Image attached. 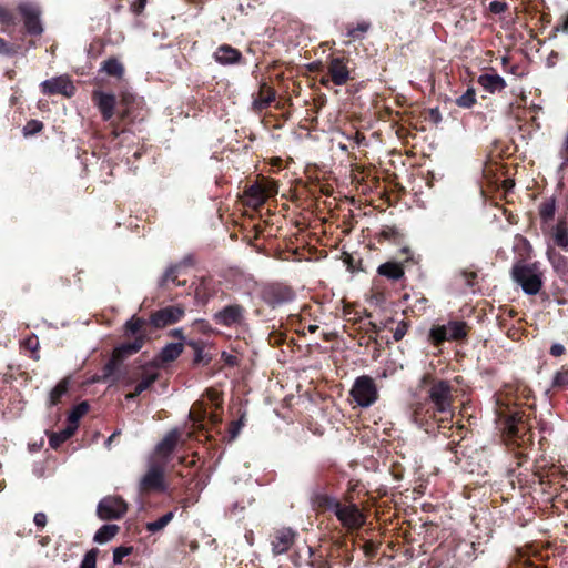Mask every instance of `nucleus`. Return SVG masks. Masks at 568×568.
<instances>
[{
  "label": "nucleus",
  "mask_w": 568,
  "mask_h": 568,
  "mask_svg": "<svg viewBox=\"0 0 568 568\" xmlns=\"http://www.w3.org/2000/svg\"><path fill=\"white\" fill-rule=\"evenodd\" d=\"M351 396L361 407L373 405L378 397L376 385L369 376H359L355 379L351 389Z\"/></svg>",
  "instance_id": "7ed1b4c3"
},
{
  "label": "nucleus",
  "mask_w": 568,
  "mask_h": 568,
  "mask_svg": "<svg viewBox=\"0 0 568 568\" xmlns=\"http://www.w3.org/2000/svg\"><path fill=\"white\" fill-rule=\"evenodd\" d=\"M144 344V337L139 336L133 343L123 344L113 351L112 359L108 364L106 369L111 372L116 363L124 357L139 352Z\"/></svg>",
  "instance_id": "9b49d317"
},
{
  "label": "nucleus",
  "mask_w": 568,
  "mask_h": 568,
  "mask_svg": "<svg viewBox=\"0 0 568 568\" xmlns=\"http://www.w3.org/2000/svg\"><path fill=\"white\" fill-rule=\"evenodd\" d=\"M406 332H407V325H406V323H405V322H400V323L397 325V327H396V329H395V332H394V338H395V341H400V339L405 336Z\"/></svg>",
  "instance_id": "a19ab883"
},
{
  "label": "nucleus",
  "mask_w": 568,
  "mask_h": 568,
  "mask_svg": "<svg viewBox=\"0 0 568 568\" xmlns=\"http://www.w3.org/2000/svg\"><path fill=\"white\" fill-rule=\"evenodd\" d=\"M244 308L241 305H229L214 315L217 324L224 326H232L241 324L243 321Z\"/></svg>",
  "instance_id": "9d476101"
},
{
  "label": "nucleus",
  "mask_w": 568,
  "mask_h": 568,
  "mask_svg": "<svg viewBox=\"0 0 568 568\" xmlns=\"http://www.w3.org/2000/svg\"><path fill=\"white\" fill-rule=\"evenodd\" d=\"M24 18V24L29 32L40 33L42 31L39 13L29 8H21Z\"/></svg>",
  "instance_id": "f3484780"
},
{
  "label": "nucleus",
  "mask_w": 568,
  "mask_h": 568,
  "mask_svg": "<svg viewBox=\"0 0 568 568\" xmlns=\"http://www.w3.org/2000/svg\"><path fill=\"white\" fill-rule=\"evenodd\" d=\"M294 541V534L290 529H284L275 532L272 546L273 551L277 555L283 554L290 549Z\"/></svg>",
  "instance_id": "4468645a"
},
{
  "label": "nucleus",
  "mask_w": 568,
  "mask_h": 568,
  "mask_svg": "<svg viewBox=\"0 0 568 568\" xmlns=\"http://www.w3.org/2000/svg\"><path fill=\"white\" fill-rule=\"evenodd\" d=\"M565 31H568V22L565 23Z\"/></svg>",
  "instance_id": "4d7b16f0"
},
{
  "label": "nucleus",
  "mask_w": 568,
  "mask_h": 568,
  "mask_svg": "<svg viewBox=\"0 0 568 568\" xmlns=\"http://www.w3.org/2000/svg\"><path fill=\"white\" fill-rule=\"evenodd\" d=\"M280 161H281L280 159H274L273 164H277V163H280Z\"/></svg>",
  "instance_id": "5fc2aeb1"
},
{
  "label": "nucleus",
  "mask_w": 568,
  "mask_h": 568,
  "mask_svg": "<svg viewBox=\"0 0 568 568\" xmlns=\"http://www.w3.org/2000/svg\"><path fill=\"white\" fill-rule=\"evenodd\" d=\"M476 102V94L474 89H468L463 95H460L456 103L462 108H469Z\"/></svg>",
  "instance_id": "c756f323"
},
{
  "label": "nucleus",
  "mask_w": 568,
  "mask_h": 568,
  "mask_svg": "<svg viewBox=\"0 0 568 568\" xmlns=\"http://www.w3.org/2000/svg\"><path fill=\"white\" fill-rule=\"evenodd\" d=\"M556 242L558 245L566 247L568 245V236L565 232H558L556 234Z\"/></svg>",
  "instance_id": "49530a36"
},
{
  "label": "nucleus",
  "mask_w": 568,
  "mask_h": 568,
  "mask_svg": "<svg viewBox=\"0 0 568 568\" xmlns=\"http://www.w3.org/2000/svg\"><path fill=\"white\" fill-rule=\"evenodd\" d=\"M95 552L89 551L82 560L81 568H95Z\"/></svg>",
  "instance_id": "4c0bfd02"
},
{
  "label": "nucleus",
  "mask_w": 568,
  "mask_h": 568,
  "mask_svg": "<svg viewBox=\"0 0 568 568\" xmlns=\"http://www.w3.org/2000/svg\"><path fill=\"white\" fill-rule=\"evenodd\" d=\"M173 519V513H168L158 520L153 523H149L146 525V529L151 532H156L161 529H163L171 520Z\"/></svg>",
  "instance_id": "cd10ccee"
},
{
  "label": "nucleus",
  "mask_w": 568,
  "mask_h": 568,
  "mask_svg": "<svg viewBox=\"0 0 568 568\" xmlns=\"http://www.w3.org/2000/svg\"><path fill=\"white\" fill-rule=\"evenodd\" d=\"M207 398L213 402L216 406L221 404L220 393L215 389H209L206 392Z\"/></svg>",
  "instance_id": "37998d69"
},
{
  "label": "nucleus",
  "mask_w": 568,
  "mask_h": 568,
  "mask_svg": "<svg viewBox=\"0 0 568 568\" xmlns=\"http://www.w3.org/2000/svg\"><path fill=\"white\" fill-rule=\"evenodd\" d=\"M118 525H104L94 535V541L98 544H105L112 540L119 532Z\"/></svg>",
  "instance_id": "412c9836"
},
{
  "label": "nucleus",
  "mask_w": 568,
  "mask_h": 568,
  "mask_svg": "<svg viewBox=\"0 0 568 568\" xmlns=\"http://www.w3.org/2000/svg\"><path fill=\"white\" fill-rule=\"evenodd\" d=\"M10 53V49L7 44V42L0 38V54H8Z\"/></svg>",
  "instance_id": "09e8293b"
},
{
  "label": "nucleus",
  "mask_w": 568,
  "mask_h": 568,
  "mask_svg": "<svg viewBox=\"0 0 568 568\" xmlns=\"http://www.w3.org/2000/svg\"><path fill=\"white\" fill-rule=\"evenodd\" d=\"M564 353H565V346H564V345H561V344H554V345L550 347V354H551L552 356L559 357V356H561Z\"/></svg>",
  "instance_id": "a18cd8bd"
},
{
  "label": "nucleus",
  "mask_w": 568,
  "mask_h": 568,
  "mask_svg": "<svg viewBox=\"0 0 568 568\" xmlns=\"http://www.w3.org/2000/svg\"><path fill=\"white\" fill-rule=\"evenodd\" d=\"M261 97L264 100L265 103H268L271 100H273L274 94L267 85H263L261 89Z\"/></svg>",
  "instance_id": "79ce46f5"
},
{
  "label": "nucleus",
  "mask_w": 568,
  "mask_h": 568,
  "mask_svg": "<svg viewBox=\"0 0 568 568\" xmlns=\"http://www.w3.org/2000/svg\"><path fill=\"white\" fill-rule=\"evenodd\" d=\"M74 425H68L60 433H54L50 437V445L54 448H57L61 443L70 438L74 432H75Z\"/></svg>",
  "instance_id": "a878e982"
},
{
  "label": "nucleus",
  "mask_w": 568,
  "mask_h": 568,
  "mask_svg": "<svg viewBox=\"0 0 568 568\" xmlns=\"http://www.w3.org/2000/svg\"><path fill=\"white\" fill-rule=\"evenodd\" d=\"M196 361H197V362H199V361H201V356H200V354H197V356H196Z\"/></svg>",
  "instance_id": "13d9d810"
},
{
  "label": "nucleus",
  "mask_w": 568,
  "mask_h": 568,
  "mask_svg": "<svg viewBox=\"0 0 568 568\" xmlns=\"http://www.w3.org/2000/svg\"><path fill=\"white\" fill-rule=\"evenodd\" d=\"M102 70L112 77L122 78L124 73L123 64L116 59H109L103 62Z\"/></svg>",
  "instance_id": "b1692460"
},
{
  "label": "nucleus",
  "mask_w": 568,
  "mask_h": 568,
  "mask_svg": "<svg viewBox=\"0 0 568 568\" xmlns=\"http://www.w3.org/2000/svg\"><path fill=\"white\" fill-rule=\"evenodd\" d=\"M133 551L132 547L121 546L114 549L113 551V561L114 564H121L123 558L129 556Z\"/></svg>",
  "instance_id": "72a5a7b5"
},
{
  "label": "nucleus",
  "mask_w": 568,
  "mask_h": 568,
  "mask_svg": "<svg viewBox=\"0 0 568 568\" xmlns=\"http://www.w3.org/2000/svg\"><path fill=\"white\" fill-rule=\"evenodd\" d=\"M478 83L488 92L501 91L506 87V81L496 73H485L478 78Z\"/></svg>",
  "instance_id": "2eb2a0df"
},
{
  "label": "nucleus",
  "mask_w": 568,
  "mask_h": 568,
  "mask_svg": "<svg viewBox=\"0 0 568 568\" xmlns=\"http://www.w3.org/2000/svg\"><path fill=\"white\" fill-rule=\"evenodd\" d=\"M448 339H460L467 335V325L465 322H450L445 325Z\"/></svg>",
  "instance_id": "5701e85b"
},
{
  "label": "nucleus",
  "mask_w": 568,
  "mask_h": 568,
  "mask_svg": "<svg viewBox=\"0 0 568 568\" xmlns=\"http://www.w3.org/2000/svg\"><path fill=\"white\" fill-rule=\"evenodd\" d=\"M368 23L362 22L356 28L348 29L347 37L351 40H357L368 30Z\"/></svg>",
  "instance_id": "473e14b6"
},
{
  "label": "nucleus",
  "mask_w": 568,
  "mask_h": 568,
  "mask_svg": "<svg viewBox=\"0 0 568 568\" xmlns=\"http://www.w3.org/2000/svg\"><path fill=\"white\" fill-rule=\"evenodd\" d=\"M511 278L529 295L537 294L542 286L541 273L537 264H515Z\"/></svg>",
  "instance_id": "f257e3e1"
},
{
  "label": "nucleus",
  "mask_w": 568,
  "mask_h": 568,
  "mask_svg": "<svg viewBox=\"0 0 568 568\" xmlns=\"http://www.w3.org/2000/svg\"><path fill=\"white\" fill-rule=\"evenodd\" d=\"M240 52L229 45H223L215 52V59L217 62L227 64L234 63L240 59Z\"/></svg>",
  "instance_id": "6ab92c4d"
},
{
  "label": "nucleus",
  "mask_w": 568,
  "mask_h": 568,
  "mask_svg": "<svg viewBox=\"0 0 568 568\" xmlns=\"http://www.w3.org/2000/svg\"><path fill=\"white\" fill-rule=\"evenodd\" d=\"M140 488L144 493L153 490H164L166 488L164 481V469L163 467L152 465L148 469L140 483Z\"/></svg>",
  "instance_id": "6e6552de"
},
{
  "label": "nucleus",
  "mask_w": 568,
  "mask_h": 568,
  "mask_svg": "<svg viewBox=\"0 0 568 568\" xmlns=\"http://www.w3.org/2000/svg\"><path fill=\"white\" fill-rule=\"evenodd\" d=\"M507 8V4L503 1H491L489 3V10L490 12L495 14L503 13Z\"/></svg>",
  "instance_id": "58836bf2"
},
{
  "label": "nucleus",
  "mask_w": 568,
  "mask_h": 568,
  "mask_svg": "<svg viewBox=\"0 0 568 568\" xmlns=\"http://www.w3.org/2000/svg\"><path fill=\"white\" fill-rule=\"evenodd\" d=\"M89 410V405L87 403H81L75 406L69 415V425H74L78 428L79 419L84 416Z\"/></svg>",
  "instance_id": "bb28decb"
},
{
  "label": "nucleus",
  "mask_w": 568,
  "mask_h": 568,
  "mask_svg": "<svg viewBox=\"0 0 568 568\" xmlns=\"http://www.w3.org/2000/svg\"><path fill=\"white\" fill-rule=\"evenodd\" d=\"M317 503L321 507H325L327 509H332L335 511V504H341L339 501L335 500L332 497L328 496H320L317 498Z\"/></svg>",
  "instance_id": "e433bc0d"
},
{
  "label": "nucleus",
  "mask_w": 568,
  "mask_h": 568,
  "mask_svg": "<svg viewBox=\"0 0 568 568\" xmlns=\"http://www.w3.org/2000/svg\"><path fill=\"white\" fill-rule=\"evenodd\" d=\"M521 423V416L518 413L513 414L507 419V432L510 436H515L519 432L518 424Z\"/></svg>",
  "instance_id": "7c9ffc66"
},
{
  "label": "nucleus",
  "mask_w": 568,
  "mask_h": 568,
  "mask_svg": "<svg viewBox=\"0 0 568 568\" xmlns=\"http://www.w3.org/2000/svg\"><path fill=\"white\" fill-rule=\"evenodd\" d=\"M158 375L156 373H150V374H146L142 381L136 385L134 392L132 393H129L126 395V398L128 399H132L136 396H139L142 392H144L145 389H148L153 383L154 381L156 379Z\"/></svg>",
  "instance_id": "393cba45"
},
{
  "label": "nucleus",
  "mask_w": 568,
  "mask_h": 568,
  "mask_svg": "<svg viewBox=\"0 0 568 568\" xmlns=\"http://www.w3.org/2000/svg\"><path fill=\"white\" fill-rule=\"evenodd\" d=\"M210 420H211V423H213V424H217V423H220L221 418H220L216 414H212V415L210 416Z\"/></svg>",
  "instance_id": "3c124183"
},
{
  "label": "nucleus",
  "mask_w": 568,
  "mask_h": 568,
  "mask_svg": "<svg viewBox=\"0 0 568 568\" xmlns=\"http://www.w3.org/2000/svg\"><path fill=\"white\" fill-rule=\"evenodd\" d=\"M378 273L392 280H398L404 275V270L399 263L387 262L378 267Z\"/></svg>",
  "instance_id": "aec40b11"
},
{
  "label": "nucleus",
  "mask_w": 568,
  "mask_h": 568,
  "mask_svg": "<svg viewBox=\"0 0 568 568\" xmlns=\"http://www.w3.org/2000/svg\"><path fill=\"white\" fill-rule=\"evenodd\" d=\"M180 440V433L172 430L168 433L164 438L158 444L154 456L158 459H166L169 455L174 450Z\"/></svg>",
  "instance_id": "ddd939ff"
},
{
  "label": "nucleus",
  "mask_w": 568,
  "mask_h": 568,
  "mask_svg": "<svg viewBox=\"0 0 568 568\" xmlns=\"http://www.w3.org/2000/svg\"><path fill=\"white\" fill-rule=\"evenodd\" d=\"M323 84H326L328 82L327 79L323 78L322 81H321Z\"/></svg>",
  "instance_id": "864d4df0"
},
{
  "label": "nucleus",
  "mask_w": 568,
  "mask_h": 568,
  "mask_svg": "<svg viewBox=\"0 0 568 568\" xmlns=\"http://www.w3.org/2000/svg\"><path fill=\"white\" fill-rule=\"evenodd\" d=\"M183 351L182 343L168 344L160 353V359L163 363L176 359Z\"/></svg>",
  "instance_id": "4be33fe9"
},
{
  "label": "nucleus",
  "mask_w": 568,
  "mask_h": 568,
  "mask_svg": "<svg viewBox=\"0 0 568 568\" xmlns=\"http://www.w3.org/2000/svg\"><path fill=\"white\" fill-rule=\"evenodd\" d=\"M71 378L64 377L61 379L49 393V404L57 405L60 403L63 395L67 394L70 386Z\"/></svg>",
  "instance_id": "a211bd4d"
},
{
  "label": "nucleus",
  "mask_w": 568,
  "mask_h": 568,
  "mask_svg": "<svg viewBox=\"0 0 568 568\" xmlns=\"http://www.w3.org/2000/svg\"><path fill=\"white\" fill-rule=\"evenodd\" d=\"M143 325L144 321L142 318L133 316L126 322L125 329L131 334H135L142 328Z\"/></svg>",
  "instance_id": "2f4dec72"
},
{
  "label": "nucleus",
  "mask_w": 568,
  "mask_h": 568,
  "mask_svg": "<svg viewBox=\"0 0 568 568\" xmlns=\"http://www.w3.org/2000/svg\"><path fill=\"white\" fill-rule=\"evenodd\" d=\"M335 515L343 527L348 530L359 529L365 524V516L362 510L353 504H335Z\"/></svg>",
  "instance_id": "20e7f679"
},
{
  "label": "nucleus",
  "mask_w": 568,
  "mask_h": 568,
  "mask_svg": "<svg viewBox=\"0 0 568 568\" xmlns=\"http://www.w3.org/2000/svg\"><path fill=\"white\" fill-rule=\"evenodd\" d=\"M429 397L438 412H447L452 405V388L447 382L439 381L432 385Z\"/></svg>",
  "instance_id": "423d86ee"
},
{
  "label": "nucleus",
  "mask_w": 568,
  "mask_h": 568,
  "mask_svg": "<svg viewBox=\"0 0 568 568\" xmlns=\"http://www.w3.org/2000/svg\"><path fill=\"white\" fill-rule=\"evenodd\" d=\"M146 0H138V11L141 12L145 7Z\"/></svg>",
  "instance_id": "8fccbe9b"
},
{
  "label": "nucleus",
  "mask_w": 568,
  "mask_h": 568,
  "mask_svg": "<svg viewBox=\"0 0 568 568\" xmlns=\"http://www.w3.org/2000/svg\"><path fill=\"white\" fill-rule=\"evenodd\" d=\"M41 87L44 93H60L68 98L72 97L75 92L73 83L65 77H58L45 80L42 82Z\"/></svg>",
  "instance_id": "1a4fd4ad"
},
{
  "label": "nucleus",
  "mask_w": 568,
  "mask_h": 568,
  "mask_svg": "<svg viewBox=\"0 0 568 568\" xmlns=\"http://www.w3.org/2000/svg\"><path fill=\"white\" fill-rule=\"evenodd\" d=\"M113 437H114V434L109 437V442H111Z\"/></svg>",
  "instance_id": "bf43d9fd"
},
{
  "label": "nucleus",
  "mask_w": 568,
  "mask_h": 568,
  "mask_svg": "<svg viewBox=\"0 0 568 568\" xmlns=\"http://www.w3.org/2000/svg\"><path fill=\"white\" fill-rule=\"evenodd\" d=\"M316 329H317V326H316V325H310V326H308V331H310L311 333H314Z\"/></svg>",
  "instance_id": "603ef678"
},
{
  "label": "nucleus",
  "mask_w": 568,
  "mask_h": 568,
  "mask_svg": "<svg viewBox=\"0 0 568 568\" xmlns=\"http://www.w3.org/2000/svg\"><path fill=\"white\" fill-rule=\"evenodd\" d=\"M429 337L434 344H440L444 341L448 339L447 328H445V325L435 326L430 329Z\"/></svg>",
  "instance_id": "c85d7f7f"
},
{
  "label": "nucleus",
  "mask_w": 568,
  "mask_h": 568,
  "mask_svg": "<svg viewBox=\"0 0 568 568\" xmlns=\"http://www.w3.org/2000/svg\"><path fill=\"white\" fill-rule=\"evenodd\" d=\"M43 128V124L38 121V120H31L29 121L24 128H23V133L24 135H33L38 132H40Z\"/></svg>",
  "instance_id": "f704fd0d"
},
{
  "label": "nucleus",
  "mask_w": 568,
  "mask_h": 568,
  "mask_svg": "<svg viewBox=\"0 0 568 568\" xmlns=\"http://www.w3.org/2000/svg\"><path fill=\"white\" fill-rule=\"evenodd\" d=\"M328 73L336 85L345 84L349 79L347 61L342 58H334L329 61Z\"/></svg>",
  "instance_id": "f8f14e48"
},
{
  "label": "nucleus",
  "mask_w": 568,
  "mask_h": 568,
  "mask_svg": "<svg viewBox=\"0 0 568 568\" xmlns=\"http://www.w3.org/2000/svg\"><path fill=\"white\" fill-rule=\"evenodd\" d=\"M34 524H36L38 527L43 528V527L47 525V516H45V514H43V513H37V514L34 515Z\"/></svg>",
  "instance_id": "c03bdc74"
},
{
  "label": "nucleus",
  "mask_w": 568,
  "mask_h": 568,
  "mask_svg": "<svg viewBox=\"0 0 568 568\" xmlns=\"http://www.w3.org/2000/svg\"><path fill=\"white\" fill-rule=\"evenodd\" d=\"M184 313V308L181 306H168L153 313L151 323L154 327L162 328L180 321Z\"/></svg>",
  "instance_id": "0eeeda50"
},
{
  "label": "nucleus",
  "mask_w": 568,
  "mask_h": 568,
  "mask_svg": "<svg viewBox=\"0 0 568 568\" xmlns=\"http://www.w3.org/2000/svg\"><path fill=\"white\" fill-rule=\"evenodd\" d=\"M190 417L196 423L204 419V408L202 404H195L190 410Z\"/></svg>",
  "instance_id": "c9c22d12"
},
{
  "label": "nucleus",
  "mask_w": 568,
  "mask_h": 568,
  "mask_svg": "<svg viewBox=\"0 0 568 568\" xmlns=\"http://www.w3.org/2000/svg\"><path fill=\"white\" fill-rule=\"evenodd\" d=\"M94 99L97 100L98 106L102 112V115L105 120H109L113 116L114 105H115V97L113 94H105L102 92H95Z\"/></svg>",
  "instance_id": "dca6fc26"
},
{
  "label": "nucleus",
  "mask_w": 568,
  "mask_h": 568,
  "mask_svg": "<svg viewBox=\"0 0 568 568\" xmlns=\"http://www.w3.org/2000/svg\"><path fill=\"white\" fill-rule=\"evenodd\" d=\"M554 384L557 386H562L568 384V371H560L556 374Z\"/></svg>",
  "instance_id": "ea45409f"
},
{
  "label": "nucleus",
  "mask_w": 568,
  "mask_h": 568,
  "mask_svg": "<svg viewBox=\"0 0 568 568\" xmlns=\"http://www.w3.org/2000/svg\"><path fill=\"white\" fill-rule=\"evenodd\" d=\"M0 21L1 22H10L11 21V16L9 14V12L6 10V9H0Z\"/></svg>",
  "instance_id": "de8ad7c7"
},
{
  "label": "nucleus",
  "mask_w": 568,
  "mask_h": 568,
  "mask_svg": "<svg viewBox=\"0 0 568 568\" xmlns=\"http://www.w3.org/2000/svg\"><path fill=\"white\" fill-rule=\"evenodd\" d=\"M128 510L126 503L116 496H106L98 505V516L102 520L118 519Z\"/></svg>",
  "instance_id": "39448f33"
},
{
  "label": "nucleus",
  "mask_w": 568,
  "mask_h": 568,
  "mask_svg": "<svg viewBox=\"0 0 568 568\" xmlns=\"http://www.w3.org/2000/svg\"><path fill=\"white\" fill-rule=\"evenodd\" d=\"M277 191L275 181L261 176L245 190L246 204L255 209L260 207L270 197L276 195Z\"/></svg>",
  "instance_id": "f03ea898"
},
{
  "label": "nucleus",
  "mask_w": 568,
  "mask_h": 568,
  "mask_svg": "<svg viewBox=\"0 0 568 568\" xmlns=\"http://www.w3.org/2000/svg\"><path fill=\"white\" fill-rule=\"evenodd\" d=\"M174 334H176V335H179V336H180V335H181V331H180V329H176V331L174 332Z\"/></svg>",
  "instance_id": "6e6d98bb"
}]
</instances>
